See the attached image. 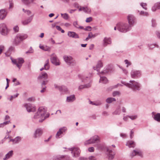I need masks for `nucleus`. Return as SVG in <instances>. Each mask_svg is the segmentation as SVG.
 <instances>
[{
    "mask_svg": "<svg viewBox=\"0 0 160 160\" xmlns=\"http://www.w3.org/2000/svg\"><path fill=\"white\" fill-rule=\"evenodd\" d=\"M122 83L128 88L132 89L134 91H140L141 88V84L138 82L134 80H131L129 83L122 81Z\"/></svg>",
    "mask_w": 160,
    "mask_h": 160,
    "instance_id": "1",
    "label": "nucleus"
},
{
    "mask_svg": "<svg viewBox=\"0 0 160 160\" xmlns=\"http://www.w3.org/2000/svg\"><path fill=\"white\" fill-rule=\"evenodd\" d=\"M117 27L119 31L123 32L128 31L131 29L128 25L126 23H119L117 24Z\"/></svg>",
    "mask_w": 160,
    "mask_h": 160,
    "instance_id": "2",
    "label": "nucleus"
},
{
    "mask_svg": "<svg viewBox=\"0 0 160 160\" xmlns=\"http://www.w3.org/2000/svg\"><path fill=\"white\" fill-rule=\"evenodd\" d=\"M27 35L24 34H18L16 36L13 43L15 45H18L23 40L27 38Z\"/></svg>",
    "mask_w": 160,
    "mask_h": 160,
    "instance_id": "3",
    "label": "nucleus"
},
{
    "mask_svg": "<svg viewBox=\"0 0 160 160\" xmlns=\"http://www.w3.org/2000/svg\"><path fill=\"white\" fill-rule=\"evenodd\" d=\"M41 122H42L47 118L49 117L50 114L47 113V108L41 107Z\"/></svg>",
    "mask_w": 160,
    "mask_h": 160,
    "instance_id": "4",
    "label": "nucleus"
},
{
    "mask_svg": "<svg viewBox=\"0 0 160 160\" xmlns=\"http://www.w3.org/2000/svg\"><path fill=\"white\" fill-rule=\"evenodd\" d=\"M63 59L66 63L69 65L74 66L76 64V62L71 56L64 55Z\"/></svg>",
    "mask_w": 160,
    "mask_h": 160,
    "instance_id": "5",
    "label": "nucleus"
},
{
    "mask_svg": "<svg viewBox=\"0 0 160 160\" xmlns=\"http://www.w3.org/2000/svg\"><path fill=\"white\" fill-rule=\"evenodd\" d=\"M9 32V30L7 28L6 25L4 23L0 24V33L4 36H7Z\"/></svg>",
    "mask_w": 160,
    "mask_h": 160,
    "instance_id": "6",
    "label": "nucleus"
},
{
    "mask_svg": "<svg viewBox=\"0 0 160 160\" xmlns=\"http://www.w3.org/2000/svg\"><path fill=\"white\" fill-rule=\"evenodd\" d=\"M41 81H42V85L43 86L47 84L48 81V75L46 72H42L41 73Z\"/></svg>",
    "mask_w": 160,
    "mask_h": 160,
    "instance_id": "7",
    "label": "nucleus"
},
{
    "mask_svg": "<svg viewBox=\"0 0 160 160\" xmlns=\"http://www.w3.org/2000/svg\"><path fill=\"white\" fill-rule=\"evenodd\" d=\"M99 141V137L97 135H95L90 138L89 140L86 141L84 144L87 145L89 144L98 142Z\"/></svg>",
    "mask_w": 160,
    "mask_h": 160,
    "instance_id": "8",
    "label": "nucleus"
},
{
    "mask_svg": "<svg viewBox=\"0 0 160 160\" xmlns=\"http://www.w3.org/2000/svg\"><path fill=\"white\" fill-rule=\"evenodd\" d=\"M11 59L12 62L16 64L19 69L21 68L22 63L24 62V60L22 58H19L17 59H13L11 58Z\"/></svg>",
    "mask_w": 160,
    "mask_h": 160,
    "instance_id": "9",
    "label": "nucleus"
},
{
    "mask_svg": "<svg viewBox=\"0 0 160 160\" xmlns=\"http://www.w3.org/2000/svg\"><path fill=\"white\" fill-rule=\"evenodd\" d=\"M69 150L72 151V153L73 154V157L77 158L80 156L81 151L79 148L78 147H73L69 148Z\"/></svg>",
    "mask_w": 160,
    "mask_h": 160,
    "instance_id": "10",
    "label": "nucleus"
},
{
    "mask_svg": "<svg viewBox=\"0 0 160 160\" xmlns=\"http://www.w3.org/2000/svg\"><path fill=\"white\" fill-rule=\"evenodd\" d=\"M127 18L129 24L128 25L131 28V27L133 26L135 22V18L133 15L130 14L128 16Z\"/></svg>",
    "mask_w": 160,
    "mask_h": 160,
    "instance_id": "11",
    "label": "nucleus"
},
{
    "mask_svg": "<svg viewBox=\"0 0 160 160\" xmlns=\"http://www.w3.org/2000/svg\"><path fill=\"white\" fill-rule=\"evenodd\" d=\"M50 60L52 63L56 66L60 65L59 61L56 56L54 55V54H52L51 56Z\"/></svg>",
    "mask_w": 160,
    "mask_h": 160,
    "instance_id": "12",
    "label": "nucleus"
},
{
    "mask_svg": "<svg viewBox=\"0 0 160 160\" xmlns=\"http://www.w3.org/2000/svg\"><path fill=\"white\" fill-rule=\"evenodd\" d=\"M24 106L26 108L27 111L28 112H34L35 111L36 108L35 107H32V105L30 103L25 104Z\"/></svg>",
    "mask_w": 160,
    "mask_h": 160,
    "instance_id": "13",
    "label": "nucleus"
},
{
    "mask_svg": "<svg viewBox=\"0 0 160 160\" xmlns=\"http://www.w3.org/2000/svg\"><path fill=\"white\" fill-rule=\"evenodd\" d=\"M131 75L132 78H137L141 75L140 72L139 71L133 70L131 72Z\"/></svg>",
    "mask_w": 160,
    "mask_h": 160,
    "instance_id": "14",
    "label": "nucleus"
},
{
    "mask_svg": "<svg viewBox=\"0 0 160 160\" xmlns=\"http://www.w3.org/2000/svg\"><path fill=\"white\" fill-rule=\"evenodd\" d=\"M135 156H139L142 157V153L141 151L138 149H136L133 150L132 153L131 154L130 156L132 158Z\"/></svg>",
    "mask_w": 160,
    "mask_h": 160,
    "instance_id": "15",
    "label": "nucleus"
},
{
    "mask_svg": "<svg viewBox=\"0 0 160 160\" xmlns=\"http://www.w3.org/2000/svg\"><path fill=\"white\" fill-rule=\"evenodd\" d=\"M34 14H32L30 17L27 19L24 20H22L21 22L22 23L23 25H26L32 21Z\"/></svg>",
    "mask_w": 160,
    "mask_h": 160,
    "instance_id": "16",
    "label": "nucleus"
},
{
    "mask_svg": "<svg viewBox=\"0 0 160 160\" xmlns=\"http://www.w3.org/2000/svg\"><path fill=\"white\" fill-rule=\"evenodd\" d=\"M7 14V11L4 9H2L0 10V18L3 19L6 17Z\"/></svg>",
    "mask_w": 160,
    "mask_h": 160,
    "instance_id": "17",
    "label": "nucleus"
},
{
    "mask_svg": "<svg viewBox=\"0 0 160 160\" xmlns=\"http://www.w3.org/2000/svg\"><path fill=\"white\" fill-rule=\"evenodd\" d=\"M13 155V151L11 150L9 151L3 158V160H8L11 158Z\"/></svg>",
    "mask_w": 160,
    "mask_h": 160,
    "instance_id": "18",
    "label": "nucleus"
},
{
    "mask_svg": "<svg viewBox=\"0 0 160 160\" xmlns=\"http://www.w3.org/2000/svg\"><path fill=\"white\" fill-rule=\"evenodd\" d=\"M68 35L70 37L75 38H79L78 35L76 32H73L69 31L68 33Z\"/></svg>",
    "mask_w": 160,
    "mask_h": 160,
    "instance_id": "19",
    "label": "nucleus"
},
{
    "mask_svg": "<svg viewBox=\"0 0 160 160\" xmlns=\"http://www.w3.org/2000/svg\"><path fill=\"white\" fill-rule=\"evenodd\" d=\"M21 137L20 136H17L14 139H11L10 141L12 142L14 144H17L19 143L21 141Z\"/></svg>",
    "mask_w": 160,
    "mask_h": 160,
    "instance_id": "20",
    "label": "nucleus"
},
{
    "mask_svg": "<svg viewBox=\"0 0 160 160\" xmlns=\"http://www.w3.org/2000/svg\"><path fill=\"white\" fill-rule=\"evenodd\" d=\"M107 151L108 152L109 159L112 160L114 157V154H112V150L108 148H107Z\"/></svg>",
    "mask_w": 160,
    "mask_h": 160,
    "instance_id": "21",
    "label": "nucleus"
},
{
    "mask_svg": "<svg viewBox=\"0 0 160 160\" xmlns=\"http://www.w3.org/2000/svg\"><path fill=\"white\" fill-rule=\"evenodd\" d=\"M103 66L102 62L101 60L99 61L96 65V67H93V68L95 70H96L97 71H98L99 70V69Z\"/></svg>",
    "mask_w": 160,
    "mask_h": 160,
    "instance_id": "22",
    "label": "nucleus"
},
{
    "mask_svg": "<svg viewBox=\"0 0 160 160\" xmlns=\"http://www.w3.org/2000/svg\"><path fill=\"white\" fill-rule=\"evenodd\" d=\"M22 3L27 6H29L33 3L36 0H21Z\"/></svg>",
    "mask_w": 160,
    "mask_h": 160,
    "instance_id": "23",
    "label": "nucleus"
},
{
    "mask_svg": "<svg viewBox=\"0 0 160 160\" xmlns=\"http://www.w3.org/2000/svg\"><path fill=\"white\" fill-rule=\"evenodd\" d=\"M66 129L65 127L60 128L56 134V138H59V136L63 132H65Z\"/></svg>",
    "mask_w": 160,
    "mask_h": 160,
    "instance_id": "24",
    "label": "nucleus"
},
{
    "mask_svg": "<svg viewBox=\"0 0 160 160\" xmlns=\"http://www.w3.org/2000/svg\"><path fill=\"white\" fill-rule=\"evenodd\" d=\"M55 160H67L65 155H58L54 158Z\"/></svg>",
    "mask_w": 160,
    "mask_h": 160,
    "instance_id": "25",
    "label": "nucleus"
},
{
    "mask_svg": "<svg viewBox=\"0 0 160 160\" xmlns=\"http://www.w3.org/2000/svg\"><path fill=\"white\" fill-rule=\"evenodd\" d=\"M50 68L49 63V60H47L45 64L44 65V67L41 68V71L45 69L46 70H48Z\"/></svg>",
    "mask_w": 160,
    "mask_h": 160,
    "instance_id": "26",
    "label": "nucleus"
},
{
    "mask_svg": "<svg viewBox=\"0 0 160 160\" xmlns=\"http://www.w3.org/2000/svg\"><path fill=\"white\" fill-rule=\"evenodd\" d=\"M76 99L75 95H72L69 96L67 97L66 101L68 102H72Z\"/></svg>",
    "mask_w": 160,
    "mask_h": 160,
    "instance_id": "27",
    "label": "nucleus"
},
{
    "mask_svg": "<svg viewBox=\"0 0 160 160\" xmlns=\"http://www.w3.org/2000/svg\"><path fill=\"white\" fill-rule=\"evenodd\" d=\"M126 145L128 146L129 148H134L135 146V143L132 141H129L127 142Z\"/></svg>",
    "mask_w": 160,
    "mask_h": 160,
    "instance_id": "28",
    "label": "nucleus"
},
{
    "mask_svg": "<svg viewBox=\"0 0 160 160\" xmlns=\"http://www.w3.org/2000/svg\"><path fill=\"white\" fill-rule=\"evenodd\" d=\"M111 43V39L110 38H105L103 40V45L106 46L108 44H110Z\"/></svg>",
    "mask_w": 160,
    "mask_h": 160,
    "instance_id": "29",
    "label": "nucleus"
},
{
    "mask_svg": "<svg viewBox=\"0 0 160 160\" xmlns=\"http://www.w3.org/2000/svg\"><path fill=\"white\" fill-rule=\"evenodd\" d=\"M55 88H58L60 92H66L67 91V88L65 86H60L55 85Z\"/></svg>",
    "mask_w": 160,
    "mask_h": 160,
    "instance_id": "30",
    "label": "nucleus"
},
{
    "mask_svg": "<svg viewBox=\"0 0 160 160\" xmlns=\"http://www.w3.org/2000/svg\"><path fill=\"white\" fill-rule=\"evenodd\" d=\"M100 78L99 80V82L104 84H106L108 82V80L107 78L104 76H101L100 75Z\"/></svg>",
    "mask_w": 160,
    "mask_h": 160,
    "instance_id": "31",
    "label": "nucleus"
},
{
    "mask_svg": "<svg viewBox=\"0 0 160 160\" xmlns=\"http://www.w3.org/2000/svg\"><path fill=\"white\" fill-rule=\"evenodd\" d=\"M40 136V129L38 128L36 130L34 134L35 138H39Z\"/></svg>",
    "mask_w": 160,
    "mask_h": 160,
    "instance_id": "32",
    "label": "nucleus"
},
{
    "mask_svg": "<svg viewBox=\"0 0 160 160\" xmlns=\"http://www.w3.org/2000/svg\"><path fill=\"white\" fill-rule=\"evenodd\" d=\"M121 112L120 108L119 106L117 108L115 111L112 113V114L115 115H119Z\"/></svg>",
    "mask_w": 160,
    "mask_h": 160,
    "instance_id": "33",
    "label": "nucleus"
},
{
    "mask_svg": "<svg viewBox=\"0 0 160 160\" xmlns=\"http://www.w3.org/2000/svg\"><path fill=\"white\" fill-rule=\"evenodd\" d=\"M154 119L158 122H160V113H158L153 117Z\"/></svg>",
    "mask_w": 160,
    "mask_h": 160,
    "instance_id": "34",
    "label": "nucleus"
},
{
    "mask_svg": "<svg viewBox=\"0 0 160 160\" xmlns=\"http://www.w3.org/2000/svg\"><path fill=\"white\" fill-rule=\"evenodd\" d=\"M79 11L82 10L85 12L87 13H89L90 12V10L87 7H82V8H80L79 9Z\"/></svg>",
    "mask_w": 160,
    "mask_h": 160,
    "instance_id": "35",
    "label": "nucleus"
},
{
    "mask_svg": "<svg viewBox=\"0 0 160 160\" xmlns=\"http://www.w3.org/2000/svg\"><path fill=\"white\" fill-rule=\"evenodd\" d=\"M39 109L40 108H38V111L37 112L35 113L34 116V118L35 119H38L40 117V111L39 110Z\"/></svg>",
    "mask_w": 160,
    "mask_h": 160,
    "instance_id": "36",
    "label": "nucleus"
},
{
    "mask_svg": "<svg viewBox=\"0 0 160 160\" xmlns=\"http://www.w3.org/2000/svg\"><path fill=\"white\" fill-rule=\"evenodd\" d=\"M41 49L45 51H48L50 50V48L47 46H41Z\"/></svg>",
    "mask_w": 160,
    "mask_h": 160,
    "instance_id": "37",
    "label": "nucleus"
},
{
    "mask_svg": "<svg viewBox=\"0 0 160 160\" xmlns=\"http://www.w3.org/2000/svg\"><path fill=\"white\" fill-rule=\"evenodd\" d=\"M116 101V99L115 98H108L106 100V101L108 103H111L112 101Z\"/></svg>",
    "mask_w": 160,
    "mask_h": 160,
    "instance_id": "38",
    "label": "nucleus"
},
{
    "mask_svg": "<svg viewBox=\"0 0 160 160\" xmlns=\"http://www.w3.org/2000/svg\"><path fill=\"white\" fill-rule=\"evenodd\" d=\"M22 10L24 12L26 13L28 15H31L32 14H34L33 13H32L31 11L29 10H25L24 9H23Z\"/></svg>",
    "mask_w": 160,
    "mask_h": 160,
    "instance_id": "39",
    "label": "nucleus"
},
{
    "mask_svg": "<svg viewBox=\"0 0 160 160\" xmlns=\"http://www.w3.org/2000/svg\"><path fill=\"white\" fill-rule=\"evenodd\" d=\"M97 35V34H93L92 32H90L89 33L88 37V38H94Z\"/></svg>",
    "mask_w": 160,
    "mask_h": 160,
    "instance_id": "40",
    "label": "nucleus"
},
{
    "mask_svg": "<svg viewBox=\"0 0 160 160\" xmlns=\"http://www.w3.org/2000/svg\"><path fill=\"white\" fill-rule=\"evenodd\" d=\"M61 15L62 17L65 20H67L69 17L68 15L66 13L64 14L61 13Z\"/></svg>",
    "mask_w": 160,
    "mask_h": 160,
    "instance_id": "41",
    "label": "nucleus"
},
{
    "mask_svg": "<svg viewBox=\"0 0 160 160\" xmlns=\"http://www.w3.org/2000/svg\"><path fill=\"white\" fill-rule=\"evenodd\" d=\"M138 12H139V14L141 15H142L144 16H148V14L147 12H144L143 11H141V12L138 11Z\"/></svg>",
    "mask_w": 160,
    "mask_h": 160,
    "instance_id": "42",
    "label": "nucleus"
},
{
    "mask_svg": "<svg viewBox=\"0 0 160 160\" xmlns=\"http://www.w3.org/2000/svg\"><path fill=\"white\" fill-rule=\"evenodd\" d=\"M128 117L132 120H134L136 119L138 117L137 115H134L132 116H128Z\"/></svg>",
    "mask_w": 160,
    "mask_h": 160,
    "instance_id": "43",
    "label": "nucleus"
},
{
    "mask_svg": "<svg viewBox=\"0 0 160 160\" xmlns=\"http://www.w3.org/2000/svg\"><path fill=\"white\" fill-rule=\"evenodd\" d=\"M140 5L145 10L147 9V8L146 7L147 4L146 3H141Z\"/></svg>",
    "mask_w": 160,
    "mask_h": 160,
    "instance_id": "44",
    "label": "nucleus"
},
{
    "mask_svg": "<svg viewBox=\"0 0 160 160\" xmlns=\"http://www.w3.org/2000/svg\"><path fill=\"white\" fill-rule=\"evenodd\" d=\"M18 94H19L18 93H17L16 95L11 96L10 98L9 99V100L10 101H12L13 98H16L17 97L18 95Z\"/></svg>",
    "mask_w": 160,
    "mask_h": 160,
    "instance_id": "45",
    "label": "nucleus"
},
{
    "mask_svg": "<svg viewBox=\"0 0 160 160\" xmlns=\"http://www.w3.org/2000/svg\"><path fill=\"white\" fill-rule=\"evenodd\" d=\"M120 93L118 91H114L112 93V95L113 97L119 95Z\"/></svg>",
    "mask_w": 160,
    "mask_h": 160,
    "instance_id": "46",
    "label": "nucleus"
},
{
    "mask_svg": "<svg viewBox=\"0 0 160 160\" xmlns=\"http://www.w3.org/2000/svg\"><path fill=\"white\" fill-rule=\"evenodd\" d=\"M33 52V50L32 48V47H31L30 48L29 50L28 51L26 52V54H29V53H32Z\"/></svg>",
    "mask_w": 160,
    "mask_h": 160,
    "instance_id": "47",
    "label": "nucleus"
},
{
    "mask_svg": "<svg viewBox=\"0 0 160 160\" xmlns=\"http://www.w3.org/2000/svg\"><path fill=\"white\" fill-rule=\"evenodd\" d=\"M155 47H158V45L156 44H151L149 46V49H151Z\"/></svg>",
    "mask_w": 160,
    "mask_h": 160,
    "instance_id": "48",
    "label": "nucleus"
},
{
    "mask_svg": "<svg viewBox=\"0 0 160 160\" xmlns=\"http://www.w3.org/2000/svg\"><path fill=\"white\" fill-rule=\"evenodd\" d=\"M124 62L126 64H127V67H128L129 66H130L131 65V63L130 62H129L128 61L127 59L125 60Z\"/></svg>",
    "mask_w": 160,
    "mask_h": 160,
    "instance_id": "49",
    "label": "nucleus"
},
{
    "mask_svg": "<svg viewBox=\"0 0 160 160\" xmlns=\"http://www.w3.org/2000/svg\"><path fill=\"white\" fill-rule=\"evenodd\" d=\"M4 48V47L3 45L0 46V55L2 53L3 50Z\"/></svg>",
    "mask_w": 160,
    "mask_h": 160,
    "instance_id": "50",
    "label": "nucleus"
},
{
    "mask_svg": "<svg viewBox=\"0 0 160 160\" xmlns=\"http://www.w3.org/2000/svg\"><path fill=\"white\" fill-rule=\"evenodd\" d=\"M92 18L91 17H90L89 18H87L86 20V22H89L92 21Z\"/></svg>",
    "mask_w": 160,
    "mask_h": 160,
    "instance_id": "51",
    "label": "nucleus"
},
{
    "mask_svg": "<svg viewBox=\"0 0 160 160\" xmlns=\"http://www.w3.org/2000/svg\"><path fill=\"white\" fill-rule=\"evenodd\" d=\"M92 28L90 26H87L86 28H84V30L85 31H91V30Z\"/></svg>",
    "mask_w": 160,
    "mask_h": 160,
    "instance_id": "52",
    "label": "nucleus"
},
{
    "mask_svg": "<svg viewBox=\"0 0 160 160\" xmlns=\"http://www.w3.org/2000/svg\"><path fill=\"white\" fill-rule=\"evenodd\" d=\"M152 26L153 27H155L156 26V21L152 19Z\"/></svg>",
    "mask_w": 160,
    "mask_h": 160,
    "instance_id": "53",
    "label": "nucleus"
},
{
    "mask_svg": "<svg viewBox=\"0 0 160 160\" xmlns=\"http://www.w3.org/2000/svg\"><path fill=\"white\" fill-rule=\"evenodd\" d=\"M84 85H85V88H89L91 86V82H90L89 83H88L85 84Z\"/></svg>",
    "mask_w": 160,
    "mask_h": 160,
    "instance_id": "54",
    "label": "nucleus"
},
{
    "mask_svg": "<svg viewBox=\"0 0 160 160\" xmlns=\"http://www.w3.org/2000/svg\"><path fill=\"white\" fill-rule=\"evenodd\" d=\"M13 30L15 32H18L19 30V27L18 26H16L13 28Z\"/></svg>",
    "mask_w": 160,
    "mask_h": 160,
    "instance_id": "55",
    "label": "nucleus"
},
{
    "mask_svg": "<svg viewBox=\"0 0 160 160\" xmlns=\"http://www.w3.org/2000/svg\"><path fill=\"white\" fill-rule=\"evenodd\" d=\"M73 25L75 28H78V26H79L77 21L74 22L73 23Z\"/></svg>",
    "mask_w": 160,
    "mask_h": 160,
    "instance_id": "56",
    "label": "nucleus"
},
{
    "mask_svg": "<svg viewBox=\"0 0 160 160\" xmlns=\"http://www.w3.org/2000/svg\"><path fill=\"white\" fill-rule=\"evenodd\" d=\"M94 148L92 147H90V148H88V151L89 152H93L94 151Z\"/></svg>",
    "mask_w": 160,
    "mask_h": 160,
    "instance_id": "57",
    "label": "nucleus"
},
{
    "mask_svg": "<svg viewBox=\"0 0 160 160\" xmlns=\"http://www.w3.org/2000/svg\"><path fill=\"white\" fill-rule=\"evenodd\" d=\"M133 135H134V132L132 131V130H131V131L130 132V138H131V139H132L133 138Z\"/></svg>",
    "mask_w": 160,
    "mask_h": 160,
    "instance_id": "58",
    "label": "nucleus"
},
{
    "mask_svg": "<svg viewBox=\"0 0 160 160\" xmlns=\"http://www.w3.org/2000/svg\"><path fill=\"white\" fill-rule=\"evenodd\" d=\"M9 8L10 9V8H12L13 7V3L12 2V1H10V0H9Z\"/></svg>",
    "mask_w": 160,
    "mask_h": 160,
    "instance_id": "59",
    "label": "nucleus"
},
{
    "mask_svg": "<svg viewBox=\"0 0 160 160\" xmlns=\"http://www.w3.org/2000/svg\"><path fill=\"white\" fill-rule=\"evenodd\" d=\"M155 6H157V8L160 9V2L155 3Z\"/></svg>",
    "mask_w": 160,
    "mask_h": 160,
    "instance_id": "60",
    "label": "nucleus"
},
{
    "mask_svg": "<svg viewBox=\"0 0 160 160\" xmlns=\"http://www.w3.org/2000/svg\"><path fill=\"white\" fill-rule=\"evenodd\" d=\"M14 48L13 47L11 46V47H10V48H9V49H8V51L9 52H11L12 51H13L14 50Z\"/></svg>",
    "mask_w": 160,
    "mask_h": 160,
    "instance_id": "61",
    "label": "nucleus"
},
{
    "mask_svg": "<svg viewBox=\"0 0 160 160\" xmlns=\"http://www.w3.org/2000/svg\"><path fill=\"white\" fill-rule=\"evenodd\" d=\"M158 9L157 8V6H155V4H154V5L152 7V10L153 11H155L156 9Z\"/></svg>",
    "mask_w": 160,
    "mask_h": 160,
    "instance_id": "62",
    "label": "nucleus"
},
{
    "mask_svg": "<svg viewBox=\"0 0 160 160\" xmlns=\"http://www.w3.org/2000/svg\"><path fill=\"white\" fill-rule=\"evenodd\" d=\"M78 160H87V158H86L84 157H81L79 158H78Z\"/></svg>",
    "mask_w": 160,
    "mask_h": 160,
    "instance_id": "63",
    "label": "nucleus"
},
{
    "mask_svg": "<svg viewBox=\"0 0 160 160\" xmlns=\"http://www.w3.org/2000/svg\"><path fill=\"white\" fill-rule=\"evenodd\" d=\"M89 160H96L95 158L93 156H91L89 157Z\"/></svg>",
    "mask_w": 160,
    "mask_h": 160,
    "instance_id": "64",
    "label": "nucleus"
}]
</instances>
